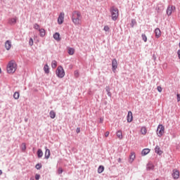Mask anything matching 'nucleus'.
<instances>
[{
	"instance_id": "1",
	"label": "nucleus",
	"mask_w": 180,
	"mask_h": 180,
	"mask_svg": "<svg viewBox=\"0 0 180 180\" xmlns=\"http://www.w3.org/2000/svg\"><path fill=\"white\" fill-rule=\"evenodd\" d=\"M71 19L72 23L75 26H79V25H81L82 22V15H81V12L79 11H75L72 13Z\"/></svg>"
},
{
	"instance_id": "2",
	"label": "nucleus",
	"mask_w": 180,
	"mask_h": 180,
	"mask_svg": "<svg viewBox=\"0 0 180 180\" xmlns=\"http://www.w3.org/2000/svg\"><path fill=\"white\" fill-rule=\"evenodd\" d=\"M17 65L13 60H11L7 65V72L8 74H13L16 71Z\"/></svg>"
},
{
	"instance_id": "3",
	"label": "nucleus",
	"mask_w": 180,
	"mask_h": 180,
	"mask_svg": "<svg viewBox=\"0 0 180 180\" xmlns=\"http://www.w3.org/2000/svg\"><path fill=\"white\" fill-rule=\"evenodd\" d=\"M110 13H111L112 20H117V18H119V9L115 6H112L110 8Z\"/></svg>"
},
{
	"instance_id": "4",
	"label": "nucleus",
	"mask_w": 180,
	"mask_h": 180,
	"mask_svg": "<svg viewBox=\"0 0 180 180\" xmlns=\"http://www.w3.org/2000/svg\"><path fill=\"white\" fill-rule=\"evenodd\" d=\"M56 74L58 78H64V77L65 76V72L64 71V68H63V66L60 65L57 68Z\"/></svg>"
},
{
	"instance_id": "5",
	"label": "nucleus",
	"mask_w": 180,
	"mask_h": 180,
	"mask_svg": "<svg viewBox=\"0 0 180 180\" xmlns=\"http://www.w3.org/2000/svg\"><path fill=\"white\" fill-rule=\"evenodd\" d=\"M165 128L162 124H159L157 128V134L158 137H162L165 133Z\"/></svg>"
},
{
	"instance_id": "6",
	"label": "nucleus",
	"mask_w": 180,
	"mask_h": 180,
	"mask_svg": "<svg viewBox=\"0 0 180 180\" xmlns=\"http://www.w3.org/2000/svg\"><path fill=\"white\" fill-rule=\"evenodd\" d=\"M176 7L175 6H168L167 10H166V13L167 15V16H171V15H172V12H174V11H175Z\"/></svg>"
},
{
	"instance_id": "7",
	"label": "nucleus",
	"mask_w": 180,
	"mask_h": 180,
	"mask_svg": "<svg viewBox=\"0 0 180 180\" xmlns=\"http://www.w3.org/2000/svg\"><path fill=\"white\" fill-rule=\"evenodd\" d=\"M65 13H60L58 15V23L59 25H63V23H64V16H65Z\"/></svg>"
},
{
	"instance_id": "8",
	"label": "nucleus",
	"mask_w": 180,
	"mask_h": 180,
	"mask_svg": "<svg viewBox=\"0 0 180 180\" xmlns=\"http://www.w3.org/2000/svg\"><path fill=\"white\" fill-rule=\"evenodd\" d=\"M117 69V60L116 58L112 59V70L113 72H116V70Z\"/></svg>"
},
{
	"instance_id": "9",
	"label": "nucleus",
	"mask_w": 180,
	"mask_h": 180,
	"mask_svg": "<svg viewBox=\"0 0 180 180\" xmlns=\"http://www.w3.org/2000/svg\"><path fill=\"white\" fill-rule=\"evenodd\" d=\"M172 175L174 179H178L179 178V171L177 169H173Z\"/></svg>"
},
{
	"instance_id": "10",
	"label": "nucleus",
	"mask_w": 180,
	"mask_h": 180,
	"mask_svg": "<svg viewBox=\"0 0 180 180\" xmlns=\"http://www.w3.org/2000/svg\"><path fill=\"white\" fill-rule=\"evenodd\" d=\"M127 122L128 123H131V122H133V112H131V111L128 112Z\"/></svg>"
},
{
	"instance_id": "11",
	"label": "nucleus",
	"mask_w": 180,
	"mask_h": 180,
	"mask_svg": "<svg viewBox=\"0 0 180 180\" xmlns=\"http://www.w3.org/2000/svg\"><path fill=\"white\" fill-rule=\"evenodd\" d=\"M5 47L6 50H11V48L12 47V41H11V40H7L5 42Z\"/></svg>"
},
{
	"instance_id": "12",
	"label": "nucleus",
	"mask_w": 180,
	"mask_h": 180,
	"mask_svg": "<svg viewBox=\"0 0 180 180\" xmlns=\"http://www.w3.org/2000/svg\"><path fill=\"white\" fill-rule=\"evenodd\" d=\"M156 39H160L161 37V30L160 28H156L154 31Z\"/></svg>"
},
{
	"instance_id": "13",
	"label": "nucleus",
	"mask_w": 180,
	"mask_h": 180,
	"mask_svg": "<svg viewBox=\"0 0 180 180\" xmlns=\"http://www.w3.org/2000/svg\"><path fill=\"white\" fill-rule=\"evenodd\" d=\"M155 153L158 154V155H162V150H161V148L159 146H156L155 148Z\"/></svg>"
},
{
	"instance_id": "14",
	"label": "nucleus",
	"mask_w": 180,
	"mask_h": 180,
	"mask_svg": "<svg viewBox=\"0 0 180 180\" xmlns=\"http://www.w3.org/2000/svg\"><path fill=\"white\" fill-rule=\"evenodd\" d=\"M45 158L46 160H49L50 158V150L49 148H47V147H45Z\"/></svg>"
},
{
	"instance_id": "15",
	"label": "nucleus",
	"mask_w": 180,
	"mask_h": 180,
	"mask_svg": "<svg viewBox=\"0 0 180 180\" xmlns=\"http://www.w3.org/2000/svg\"><path fill=\"white\" fill-rule=\"evenodd\" d=\"M17 20H18V18L16 17L10 18L8 20V23H9V25H15L16 23Z\"/></svg>"
},
{
	"instance_id": "16",
	"label": "nucleus",
	"mask_w": 180,
	"mask_h": 180,
	"mask_svg": "<svg viewBox=\"0 0 180 180\" xmlns=\"http://www.w3.org/2000/svg\"><path fill=\"white\" fill-rule=\"evenodd\" d=\"M39 32L40 37H44L46 36V30L44 28L39 29Z\"/></svg>"
},
{
	"instance_id": "17",
	"label": "nucleus",
	"mask_w": 180,
	"mask_h": 180,
	"mask_svg": "<svg viewBox=\"0 0 180 180\" xmlns=\"http://www.w3.org/2000/svg\"><path fill=\"white\" fill-rule=\"evenodd\" d=\"M53 39H55V40H56V41H60L61 40V38H60V33L56 32L53 34Z\"/></svg>"
},
{
	"instance_id": "18",
	"label": "nucleus",
	"mask_w": 180,
	"mask_h": 180,
	"mask_svg": "<svg viewBox=\"0 0 180 180\" xmlns=\"http://www.w3.org/2000/svg\"><path fill=\"white\" fill-rule=\"evenodd\" d=\"M146 169L147 171H153V169H154V165H153L152 163H148L146 166Z\"/></svg>"
},
{
	"instance_id": "19",
	"label": "nucleus",
	"mask_w": 180,
	"mask_h": 180,
	"mask_svg": "<svg viewBox=\"0 0 180 180\" xmlns=\"http://www.w3.org/2000/svg\"><path fill=\"white\" fill-rule=\"evenodd\" d=\"M44 71L45 74H49V72H50V68H49V65L46 64L44 66Z\"/></svg>"
},
{
	"instance_id": "20",
	"label": "nucleus",
	"mask_w": 180,
	"mask_h": 180,
	"mask_svg": "<svg viewBox=\"0 0 180 180\" xmlns=\"http://www.w3.org/2000/svg\"><path fill=\"white\" fill-rule=\"evenodd\" d=\"M105 91L107 92L108 96H109L110 98H112V93H110V87H109V86H107L105 87Z\"/></svg>"
},
{
	"instance_id": "21",
	"label": "nucleus",
	"mask_w": 180,
	"mask_h": 180,
	"mask_svg": "<svg viewBox=\"0 0 180 180\" xmlns=\"http://www.w3.org/2000/svg\"><path fill=\"white\" fill-rule=\"evenodd\" d=\"M150 153V149L149 148H145L141 151V155H147Z\"/></svg>"
},
{
	"instance_id": "22",
	"label": "nucleus",
	"mask_w": 180,
	"mask_h": 180,
	"mask_svg": "<svg viewBox=\"0 0 180 180\" xmlns=\"http://www.w3.org/2000/svg\"><path fill=\"white\" fill-rule=\"evenodd\" d=\"M37 155L38 158H41V157H43V150H41V149H38L37 152Z\"/></svg>"
},
{
	"instance_id": "23",
	"label": "nucleus",
	"mask_w": 180,
	"mask_h": 180,
	"mask_svg": "<svg viewBox=\"0 0 180 180\" xmlns=\"http://www.w3.org/2000/svg\"><path fill=\"white\" fill-rule=\"evenodd\" d=\"M134 158H136V155L134 153H131L129 156V162H133V161H134Z\"/></svg>"
},
{
	"instance_id": "24",
	"label": "nucleus",
	"mask_w": 180,
	"mask_h": 180,
	"mask_svg": "<svg viewBox=\"0 0 180 180\" xmlns=\"http://www.w3.org/2000/svg\"><path fill=\"white\" fill-rule=\"evenodd\" d=\"M103 171H105V167H103V165H100L98 168V173L102 174V172H103Z\"/></svg>"
},
{
	"instance_id": "25",
	"label": "nucleus",
	"mask_w": 180,
	"mask_h": 180,
	"mask_svg": "<svg viewBox=\"0 0 180 180\" xmlns=\"http://www.w3.org/2000/svg\"><path fill=\"white\" fill-rule=\"evenodd\" d=\"M141 134H143V136H145V134H147V128H146V127H142L141 129Z\"/></svg>"
},
{
	"instance_id": "26",
	"label": "nucleus",
	"mask_w": 180,
	"mask_h": 180,
	"mask_svg": "<svg viewBox=\"0 0 180 180\" xmlns=\"http://www.w3.org/2000/svg\"><path fill=\"white\" fill-rule=\"evenodd\" d=\"M49 115L51 119H55L56 118V112L54 110H51L49 112Z\"/></svg>"
},
{
	"instance_id": "27",
	"label": "nucleus",
	"mask_w": 180,
	"mask_h": 180,
	"mask_svg": "<svg viewBox=\"0 0 180 180\" xmlns=\"http://www.w3.org/2000/svg\"><path fill=\"white\" fill-rule=\"evenodd\" d=\"M117 137H118V139H120V140H122L123 139V135H122L121 131H117Z\"/></svg>"
},
{
	"instance_id": "28",
	"label": "nucleus",
	"mask_w": 180,
	"mask_h": 180,
	"mask_svg": "<svg viewBox=\"0 0 180 180\" xmlns=\"http://www.w3.org/2000/svg\"><path fill=\"white\" fill-rule=\"evenodd\" d=\"M136 25H137V21H136V19H132L130 24L131 27H134Z\"/></svg>"
},
{
	"instance_id": "29",
	"label": "nucleus",
	"mask_w": 180,
	"mask_h": 180,
	"mask_svg": "<svg viewBox=\"0 0 180 180\" xmlns=\"http://www.w3.org/2000/svg\"><path fill=\"white\" fill-rule=\"evenodd\" d=\"M68 53L70 56L74 55V53H75L74 49L73 48H69Z\"/></svg>"
},
{
	"instance_id": "30",
	"label": "nucleus",
	"mask_w": 180,
	"mask_h": 180,
	"mask_svg": "<svg viewBox=\"0 0 180 180\" xmlns=\"http://www.w3.org/2000/svg\"><path fill=\"white\" fill-rule=\"evenodd\" d=\"M19 96H20V94H19V91H15L14 94H13V98L14 99L17 100Z\"/></svg>"
},
{
	"instance_id": "31",
	"label": "nucleus",
	"mask_w": 180,
	"mask_h": 180,
	"mask_svg": "<svg viewBox=\"0 0 180 180\" xmlns=\"http://www.w3.org/2000/svg\"><path fill=\"white\" fill-rule=\"evenodd\" d=\"M51 68H57V61L56 60H52Z\"/></svg>"
},
{
	"instance_id": "32",
	"label": "nucleus",
	"mask_w": 180,
	"mask_h": 180,
	"mask_svg": "<svg viewBox=\"0 0 180 180\" xmlns=\"http://www.w3.org/2000/svg\"><path fill=\"white\" fill-rule=\"evenodd\" d=\"M41 167H43V165H41V163H37L36 165H35V168L36 169H41Z\"/></svg>"
},
{
	"instance_id": "33",
	"label": "nucleus",
	"mask_w": 180,
	"mask_h": 180,
	"mask_svg": "<svg viewBox=\"0 0 180 180\" xmlns=\"http://www.w3.org/2000/svg\"><path fill=\"white\" fill-rule=\"evenodd\" d=\"M141 38H142V40H143V41L145 43L147 42V36L146 35V34H142Z\"/></svg>"
},
{
	"instance_id": "34",
	"label": "nucleus",
	"mask_w": 180,
	"mask_h": 180,
	"mask_svg": "<svg viewBox=\"0 0 180 180\" xmlns=\"http://www.w3.org/2000/svg\"><path fill=\"white\" fill-rule=\"evenodd\" d=\"M34 29H35L36 30H39L40 25H39V24L37 23L34 24Z\"/></svg>"
},
{
	"instance_id": "35",
	"label": "nucleus",
	"mask_w": 180,
	"mask_h": 180,
	"mask_svg": "<svg viewBox=\"0 0 180 180\" xmlns=\"http://www.w3.org/2000/svg\"><path fill=\"white\" fill-rule=\"evenodd\" d=\"M103 30H105V32H109V30H110V28L109 27V26L105 25L104 26Z\"/></svg>"
},
{
	"instance_id": "36",
	"label": "nucleus",
	"mask_w": 180,
	"mask_h": 180,
	"mask_svg": "<svg viewBox=\"0 0 180 180\" xmlns=\"http://www.w3.org/2000/svg\"><path fill=\"white\" fill-rule=\"evenodd\" d=\"M63 168L59 167L58 169V175H61V174H63Z\"/></svg>"
},
{
	"instance_id": "37",
	"label": "nucleus",
	"mask_w": 180,
	"mask_h": 180,
	"mask_svg": "<svg viewBox=\"0 0 180 180\" xmlns=\"http://www.w3.org/2000/svg\"><path fill=\"white\" fill-rule=\"evenodd\" d=\"M33 38H30L29 44L30 46H33Z\"/></svg>"
},
{
	"instance_id": "38",
	"label": "nucleus",
	"mask_w": 180,
	"mask_h": 180,
	"mask_svg": "<svg viewBox=\"0 0 180 180\" xmlns=\"http://www.w3.org/2000/svg\"><path fill=\"white\" fill-rule=\"evenodd\" d=\"M157 89H158V92H162V87H161V86H158L157 87Z\"/></svg>"
},
{
	"instance_id": "39",
	"label": "nucleus",
	"mask_w": 180,
	"mask_h": 180,
	"mask_svg": "<svg viewBox=\"0 0 180 180\" xmlns=\"http://www.w3.org/2000/svg\"><path fill=\"white\" fill-rule=\"evenodd\" d=\"M35 179H36V180L40 179V174H35Z\"/></svg>"
},
{
	"instance_id": "40",
	"label": "nucleus",
	"mask_w": 180,
	"mask_h": 180,
	"mask_svg": "<svg viewBox=\"0 0 180 180\" xmlns=\"http://www.w3.org/2000/svg\"><path fill=\"white\" fill-rule=\"evenodd\" d=\"M78 75H79L78 71H77V70H75V77H76L77 78H78Z\"/></svg>"
},
{
	"instance_id": "41",
	"label": "nucleus",
	"mask_w": 180,
	"mask_h": 180,
	"mask_svg": "<svg viewBox=\"0 0 180 180\" xmlns=\"http://www.w3.org/2000/svg\"><path fill=\"white\" fill-rule=\"evenodd\" d=\"M176 97H177V102H180V94H177Z\"/></svg>"
},
{
	"instance_id": "42",
	"label": "nucleus",
	"mask_w": 180,
	"mask_h": 180,
	"mask_svg": "<svg viewBox=\"0 0 180 180\" xmlns=\"http://www.w3.org/2000/svg\"><path fill=\"white\" fill-rule=\"evenodd\" d=\"M79 131H81V129L79 127H77L76 129V133H79Z\"/></svg>"
},
{
	"instance_id": "43",
	"label": "nucleus",
	"mask_w": 180,
	"mask_h": 180,
	"mask_svg": "<svg viewBox=\"0 0 180 180\" xmlns=\"http://www.w3.org/2000/svg\"><path fill=\"white\" fill-rule=\"evenodd\" d=\"M24 144V146L22 147V151H25V150H26V145L25 143Z\"/></svg>"
},
{
	"instance_id": "44",
	"label": "nucleus",
	"mask_w": 180,
	"mask_h": 180,
	"mask_svg": "<svg viewBox=\"0 0 180 180\" xmlns=\"http://www.w3.org/2000/svg\"><path fill=\"white\" fill-rule=\"evenodd\" d=\"M177 54H178V57H179V60H180V49L178 50Z\"/></svg>"
},
{
	"instance_id": "45",
	"label": "nucleus",
	"mask_w": 180,
	"mask_h": 180,
	"mask_svg": "<svg viewBox=\"0 0 180 180\" xmlns=\"http://www.w3.org/2000/svg\"><path fill=\"white\" fill-rule=\"evenodd\" d=\"M108 136H109V131L105 132V137H108Z\"/></svg>"
},
{
	"instance_id": "46",
	"label": "nucleus",
	"mask_w": 180,
	"mask_h": 180,
	"mask_svg": "<svg viewBox=\"0 0 180 180\" xmlns=\"http://www.w3.org/2000/svg\"><path fill=\"white\" fill-rule=\"evenodd\" d=\"M118 162H122V159L121 158H118Z\"/></svg>"
},
{
	"instance_id": "47",
	"label": "nucleus",
	"mask_w": 180,
	"mask_h": 180,
	"mask_svg": "<svg viewBox=\"0 0 180 180\" xmlns=\"http://www.w3.org/2000/svg\"><path fill=\"white\" fill-rule=\"evenodd\" d=\"M30 180H34V177H31V178L30 179Z\"/></svg>"
},
{
	"instance_id": "48",
	"label": "nucleus",
	"mask_w": 180,
	"mask_h": 180,
	"mask_svg": "<svg viewBox=\"0 0 180 180\" xmlns=\"http://www.w3.org/2000/svg\"><path fill=\"white\" fill-rule=\"evenodd\" d=\"M0 175H2V170L0 169Z\"/></svg>"
},
{
	"instance_id": "49",
	"label": "nucleus",
	"mask_w": 180,
	"mask_h": 180,
	"mask_svg": "<svg viewBox=\"0 0 180 180\" xmlns=\"http://www.w3.org/2000/svg\"><path fill=\"white\" fill-rule=\"evenodd\" d=\"M100 121H101V123H102V122H103V120L101 119Z\"/></svg>"
},
{
	"instance_id": "50",
	"label": "nucleus",
	"mask_w": 180,
	"mask_h": 180,
	"mask_svg": "<svg viewBox=\"0 0 180 180\" xmlns=\"http://www.w3.org/2000/svg\"><path fill=\"white\" fill-rule=\"evenodd\" d=\"M1 72H2V70H1V68H0V74H1Z\"/></svg>"
},
{
	"instance_id": "51",
	"label": "nucleus",
	"mask_w": 180,
	"mask_h": 180,
	"mask_svg": "<svg viewBox=\"0 0 180 180\" xmlns=\"http://www.w3.org/2000/svg\"><path fill=\"white\" fill-rule=\"evenodd\" d=\"M153 59L155 60V56H154V55H153Z\"/></svg>"
},
{
	"instance_id": "52",
	"label": "nucleus",
	"mask_w": 180,
	"mask_h": 180,
	"mask_svg": "<svg viewBox=\"0 0 180 180\" xmlns=\"http://www.w3.org/2000/svg\"><path fill=\"white\" fill-rule=\"evenodd\" d=\"M155 180H159L158 179H155Z\"/></svg>"
}]
</instances>
